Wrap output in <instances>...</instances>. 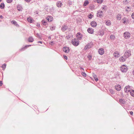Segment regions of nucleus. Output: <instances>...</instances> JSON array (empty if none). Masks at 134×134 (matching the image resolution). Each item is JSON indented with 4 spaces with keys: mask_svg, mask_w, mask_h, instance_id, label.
I'll use <instances>...</instances> for the list:
<instances>
[{
    "mask_svg": "<svg viewBox=\"0 0 134 134\" xmlns=\"http://www.w3.org/2000/svg\"><path fill=\"white\" fill-rule=\"evenodd\" d=\"M131 55V52L129 51H126L125 52L124 55L120 57L119 59L120 62H125L126 59L128 58Z\"/></svg>",
    "mask_w": 134,
    "mask_h": 134,
    "instance_id": "obj_1",
    "label": "nucleus"
},
{
    "mask_svg": "<svg viewBox=\"0 0 134 134\" xmlns=\"http://www.w3.org/2000/svg\"><path fill=\"white\" fill-rule=\"evenodd\" d=\"M71 42L74 46H77L79 45L80 42L78 39L75 38L72 40Z\"/></svg>",
    "mask_w": 134,
    "mask_h": 134,
    "instance_id": "obj_2",
    "label": "nucleus"
},
{
    "mask_svg": "<svg viewBox=\"0 0 134 134\" xmlns=\"http://www.w3.org/2000/svg\"><path fill=\"white\" fill-rule=\"evenodd\" d=\"M120 69L121 71L123 73L126 72L128 69L127 66L125 65H123L121 66Z\"/></svg>",
    "mask_w": 134,
    "mask_h": 134,
    "instance_id": "obj_3",
    "label": "nucleus"
},
{
    "mask_svg": "<svg viewBox=\"0 0 134 134\" xmlns=\"http://www.w3.org/2000/svg\"><path fill=\"white\" fill-rule=\"evenodd\" d=\"M124 36L125 38H129L130 37V34L129 32H125L124 34Z\"/></svg>",
    "mask_w": 134,
    "mask_h": 134,
    "instance_id": "obj_4",
    "label": "nucleus"
},
{
    "mask_svg": "<svg viewBox=\"0 0 134 134\" xmlns=\"http://www.w3.org/2000/svg\"><path fill=\"white\" fill-rule=\"evenodd\" d=\"M97 15L98 17L101 18L103 16V12L102 11L99 10L97 11Z\"/></svg>",
    "mask_w": 134,
    "mask_h": 134,
    "instance_id": "obj_5",
    "label": "nucleus"
},
{
    "mask_svg": "<svg viewBox=\"0 0 134 134\" xmlns=\"http://www.w3.org/2000/svg\"><path fill=\"white\" fill-rule=\"evenodd\" d=\"M63 51L65 53H68L70 51V49L69 48L66 47H64L63 48Z\"/></svg>",
    "mask_w": 134,
    "mask_h": 134,
    "instance_id": "obj_6",
    "label": "nucleus"
},
{
    "mask_svg": "<svg viewBox=\"0 0 134 134\" xmlns=\"http://www.w3.org/2000/svg\"><path fill=\"white\" fill-rule=\"evenodd\" d=\"M68 28V26L65 25H63L61 27V30L63 31L64 32L66 31Z\"/></svg>",
    "mask_w": 134,
    "mask_h": 134,
    "instance_id": "obj_7",
    "label": "nucleus"
},
{
    "mask_svg": "<svg viewBox=\"0 0 134 134\" xmlns=\"http://www.w3.org/2000/svg\"><path fill=\"white\" fill-rule=\"evenodd\" d=\"M76 37L79 40H81L82 37V35L80 33L78 32L77 34Z\"/></svg>",
    "mask_w": 134,
    "mask_h": 134,
    "instance_id": "obj_8",
    "label": "nucleus"
},
{
    "mask_svg": "<svg viewBox=\"0 0 134 134\" xmlns=\"http://www.w3.org/2000/svg\"><path fill=\"white\" fill-rule=\"evenodd\" d=\"M11 23L12 24L15 25L16 27H19V25L15 21L13 20L11 21Z\"/></svg>",
    "mask_w": 134,
    "mask_h": 134,
    "instance_id": "obj_9",
    "label": "nucleus"
},
{
    "mask_svg": "<svg viewBox=\"0 0 134 134\" xmlns=\"http://www.w3.org/2000/svg\"><path fill=\"white\" fill-rule=\"evenodd\" d=\"M98 52L100 54L102 55L104 53V50L103 49L101 48L99 49Z\"/></svg>",
    "mask_w": 134,
    "mask_h": 134,
    "instance_id": "obj_10",
    "label": "nucleus"
},
{
    "mask_svg": "<svg viewBox=\"0 0 134 134\" xmlns=\"http://www.w3.org/2000/svg\"><path fill=\"white\" fill-rule=\"evenodd\" d=\"M91 25L92 27H95L97 26V24L94 21H93L91 22Z\"/></svg>",
    "mask_w": 134,
    "mask_h": 134,
    "instance_id": "obj_11",
    "label": "nucleus"
},
{
    "mask_svg": "<svg viewBox=\"0 0 134 134\" xmlns=\"http://www.w3.org/2000/svg\"><path fill=\"white\" fill-rule=\"evenodd\" d=\"M119 102L122 105V104H125L126 103V102L124 99H119Z\"/></svg>",
    "mask_w": 134,
    "mask_h": 134,
    "instance_id": "obj_12",
    "label": "nucleus"
},
{
    "mask_svg": "<svg viewBox=\"0 0 134 134\" xmlns=\"http://www.w3.org/2000/svg\"><path fill=\"white\" fill-rule=\"evenodd\" d=\"M115 89L117 91H120L121 89V86L120 85H117L115 87Z\"/></svg>",
    "mask_w": 134,
    "mask_h": 134,
    "instance_id": "obj_13",
    "label": "nucleus"
},
{
    "mask_svg": "<svg viewBox=\"0 0 134 134\" xmlns=\"http://www.w3.org/2000/svg\"><path fill=\"white\" fill-rule=\"evenodd\" d=\"M57 7L59 8L61 7L62 5V3L60 1H58L56 4Z\"/></svg>",
    "mask_w": 134,
    "mask_h": 134,
    "instance_id": "obj_14",
    "label": "nucleus"
},
{
    "mask_svg": "<svg viewBox=\"0 0 134 134\" xmlns=\"http://www.w3.org/2000/svg\"><path fill=\"white\" fill-rule=\"evenodd\" d=\"M31 45H26L24 47H23L21 48L20 49V50L21 51H23L24 50H25V49H26L27 47H29L30 46H31Z\"/></svg>",
    "mask_w": 134,
    "mask_h": 134,
    "instance_id": "obj_15",
    "label": "nucleus"
},
{
    "mask_svg": "<svg viewBox=\"0 0 134 134\" xmlns=\"http://www.w3.org/2000/svg\"><path fill=\"white\" fill-rule=\"evenodd\" d=\"M87 31L90 34H92L93 33L94 31L92 28H89L87 29Z\"/></svg>",
    "mask_w": 134,
    "mask_h": 134,
    "instance_id": "obj_16",
    "label": "nucleus"
},
{
    "mask_svg": "<svg viewBox=\"0 0 134 134\" xmlns=\"http://www.w3.org/2000/svg\"><path fill=\"white\" fill-rule=\"evenodd\" d=\"M114 56L115 57H119V54L117 51L115 52L113 54Z\"/></svg>",
    "mask_w": 134,
    "mask_h": 134,
    "instance_id": "obj_17",
    "label": "nucleus"
},
{
    "mask_svg": "<svg viewBox=\"0 0 134 134\" xmlns=\"http://www.w3.org/2000/svg\"><path fill=\"white\" fill-rule=\"evenodd\" d=\"M46 19L49 22L52 21L53 20L52 17L51 16H48L47 17Z\"/></svg>",
    "mask_w": 134,
    "mask_h": 134,
    "instance_id": "obj_18",
    "label": "nucleus"
},
{
    "mask_svg": "<svg viewBox=\"0 0 134 134\" xmlns=\"http://www.w3.org/2000/svg\"><path fill=\"white\" fill-rule=\"evenodd\" d=\"M34 41V38L32 36L29 37L28 39V41L29 42H32Z\"/></svg>",
    "mask_w": 134,
    "mask_h": 134,
    "instance_id": "obj_19",
    "label": "nucleus"
},
{
    "mask_svg": "<svg viewBox=\"0 0 134 134\" xmlns=\"http://www.w3.org/2000/svg\"><path fill=\"white\" fill-rule=\"evenodd\" d=\"M17 10L20 11H21L22 10V8L21 5H18L17 6Z\"/></svg>",
    "mask_w": 134,
    "mask_h": 134,
    "instance_id": "obj_20",
    "label": "nucleus"
},
{
    "mask_svg": "<svg viewBox=\"0 0 134 134\" xmlns=\"http://www.w3.org/2000/svg\"><path fill=\"white\" fill-rule=\"evenodd\" d=\"M128 92H130V94L133 97H134V90H128Z\"/></svg>",
    "mask_w": 134,
    "mask_h": 134,
    "instance_id": "obj_21",
    "label": "nucleus"
},
{
    "mask_svg": "<svg viewBox=\"0 0 134 134\" xmlns=\"http://www.w3.org/2000/svg\"><path fill=\"white\" fill-rule=\"evenodd\" d=\"M41 22L42 23L43 25L46 26V27L48 25V23L46 22V21L44 20H42V21Z\"/></svg>",
    "mask_w": 134,
    "mask_h": 134,
    "instance_id": "obj_22",
    "label": "nucleus"
},
{
    "mask_svg": "<svg viewBox=\"0 0 134 134\" xmlns=\"http://www.w3.org/2000/svg\"><path fill=\"white\" fill-rule=\"evenodd\" d=\"M104 33L103 31H100L98 33V35L101 36H102L104 34Z\"/></svg>",
    "mask_w": 134,
    "mask_h": 134,
    "instance_id": "obj_23",
    "label": "nucleus"
},
{
    "mask_svg": "<svg viewBox=\"0 0 134 134\" xmlns=\"http://www.w3.org/2000/svg\"><path fill=\"white\" fill-rule=\"evenodd\" d=\"M121 18V15L120 14H118L116 16L117 19L118 20H120Z\"/></svg>",
    "mask_w": 134,
    "mask_h": 134,
    "instance_id": "obj_24",
    "label": "nucleus"
},
{
    "mask_svg": "<svg viewBox=\"0 0 134 134\" xmlns=\"http://www.w3.org/2000/svg\"><path fill=\"white\" fill-rule=\"evenodd\" d=\"M128 19L125 18H124L122 20L123 21V23L124 24L125 23H126L128 21Z\"/></svg>",
    "mask_w": 134,
    "mask_h": 134,
    "instance_id": "obj_25",
    "label": "nucleus"
},
{
    "mask_svg": "<svg viewBox=\"0 0 134 134\" xmlns=\"http://www.w3.org/2000/svg\"><path fill=\"white\" fill-rule=\"evenodd\" d=\"M93 44V43L92 42H91L87 44V45L88 47V48H89L92 47Z\"/></svg>",
    "mask_w": 134,
    "mask_h": 134,
    "instance_id": "obj_26",
    "label": "nucleus"
},
{
    "mask_svg": "<svg viewBox=\"0 0 134 134\" xmlns=\"http://www.w3.org/2000/svg\"><path fill=\"white\" fill-rule=\"evenodd\" d=\"M35 35V36L41 39V36L39 34H38V33H36L35 32L34 33Z\"/></svg>",
    "mask_w": 134,
    "mask_h": 134,
    "instance_id": "obj_27",
    "label": "nucleus"
},
{
    "mask_svg": "<svg viewBox=\"0 0 134 134\" xmlns=\"http://www.w3.org/2000/svg\"><path fill=\"white\" fill-rule=\"evenodd\" d=\"M93 76L94 79L96 81H97L98 80L97 76L95 74H94L93 75Z\"/></svg>",
    "mask_w": 134,
    "mask_h": 134,
    "instance_id": "obj_28",
    "label": "nucleus"
},
{
    "mask_svg": "<svg viewBox=\"0 0 134 134\" xmlns=\"http://www.w3.org/2000/svg\"><path fill=\"white\" fill-rule=\"evenodd\" d=\"M105 24L107 26H109L111 24V22L110 20H107L106 21Z\"/></svg>",
    "mask_w": 134,
    "mask_h": 134,
    "instance_id": "obj_29",
    "label": "nucleus"
},
{
    "mask_svg": "<svg viewBox=\"0 0 134 134\" xmlns=\"http://www.w3.org/2000/svg\"><path fill=\"white\" fill-rule=\"evenodd\" d=\"M32 19L30 17H28L27 18V21L30 23H32Z\"/></svg>",
    "mask_w": 134,
    "mask_h": 134,
    "instance_id": "obj_30",
    "label": "nucleus"
},
{
    "mask_svg": "<svg viewBox=\"0 0 134 134\" xmlns=\"http://www.w3.org/2000/svg\"><path fill=\"white\" fill-rule=\"evenodd\" d=\"M55 26L53 25H51L50 26V29L52 30H55Z\"/></svg>",
    "mask_w": 134,
    "mask_h": 134,
    "instance_id": "obj_31",
    "label": "nucleus"
},
{
    "mask_svg": "<svg viewBox=\"0 0 134 134\" xmlns=\"http://www.w3.org/2000/svg\"><path fill=\"white\" fill-rule=\"evenodd\" d=\"M88 3L89 2L88 1H85L83 4V5L84 6H86L88 4Z\"/></svg>",
    "mask_w": 134,
    "mask_h": 134,
    "instance_id": "obj_32",
    "label": "nucleus"
},
{
    "mask_svg": "<svg viewBox=\"0 0 134 134\" xmlns=\"http://www.w3.org/2000/svg\"><path fill=\"white\" fill-rule=\"evenodd\" d=\"M110 38L111 40H114L115 38V37L114 35H112L110 36Z\"/></svg>",
    "mask_w": 134,
    "mask_h": 134,
    "instance_id": "obj_33",
    "label": "nucleus"
},
{
    "mask_svg": "<svg viewBox=\"0 0 134 134\" xmlns=\"http://www.w3.org/2000/svg\"><path fill=\"white\" fill-rule=\"evenodd\" d=\"M93 16V15H92L91 14H90L89 15H88V18L90 19H92Z\"/></svg>",
    "mask_w": 134,
    "mask_h": 134,
    "instance_id": "obj_34",
    "label": "nucleus"
},
{
    "mask_svg": "<svg viewBox=\"0 0 134 134\" xmlns=\"http://www.w3.org/2000/svg\"><path fill=\"white\" fill-rule=\"evenodd\" d=\"M97 2L99 3H101L103 1V0H97Z\"/></svg>",
    "mask_w": 134,
    "mask_h": 134,
    "instance_id": "obj_35",
    "label": "nucleus"
},
{
    "mask_svg": "<svg viewBox=\"0 0 134 134\" xmlns=\"http://www.w3.org/2000/svg\"><path fill=\"white\" fill-rule=\"evenodd\" d=\"M4 4L3 3H1L0 5V7L1 8H3L4 7Z\"/></svg>",
    "mask_w": 134,
    "mask_h": 134,
    "instance_id": "obj_36",
    "label": "nucleus"
},
{
    "mask_svg": "<svg viewBox=\"0 0 134 134\" xmlns=\"http://www.w3.org/2000/svg\"><path fill=\"white\" fill-rule=\"evenodd\" d=\"M81 74L84 77H86V74L85 72H82Z\"/></svg>",
    "mask_w": 134,
    "mask_h": 134,
    "instance_id": "obj_37",
    "label": "nucleus"
},
{
    "mask_svg": "<svg viewBox=\"0 0 134 134\" xmlns=\"http://www.w3.org/2000/svg\"><path fill=\"white\" fill-rule=\"evenodd\" d=\"M6 67V65L5 64H4L2 66V68H3V69H4Z\"/></svg>",
    "mask_w": 134,
    "mask_h": 134,
    "instance_id": "obj_38",
    "label": "nucleus"
},
{
    "mask_svg": "<svg viewBox=\"0 0 134 134\" xmlns=\"http://www.w3.org/2000/svg\"><path fill=\"white\" fill-rule=\"evenodd\" d=\"M88 48H88V46L87 45V44L85 47L84 49L85 50H86Z\"/></svg>",
    "mask_w": 134,
    "mask_h": 134,
    "instance_id": "obj_39",
    "label": "nucleus"
},
{
    "mask_svg": "<svg viewBox=\"0 0 134 134\" xmlns=\"http://www.w3.org/2000/svg\"><path fill=\"white\" fill-rule=\"evenodd\" d=\"M128 89L125 87L124 89V91L125 92H128Z\"/></svg>",
    "mask_w": 134,
    "mask_h": 134,
    "instance_id": "obj_40",
    "label": "nucleus"
},
{
    "mask_svg": "<svg viewBox=\"0 0 134 134\" xmlns=\"http://www.w3.org/2000/svg\"><path fill=\"white\" fill-rule=\"evenodd\" d=\"M88 58L89 60H91L92 58V56H89L88 57Z\"/></svg>",
    "mask_w": 134,
    "mask_h": 134,
    "instance_id": "obj_41",
    "label": "nucleus"
},
{
    "mask_svg": "<svg viewBox=\"0 0 134 134\" xmlns=\"http://www.w3.org/2000/svg\"><path fill=\"white\" fill-rule=\"evenodd\" d=\"M80 69H81V71H84V68H82L81 66L80 67Z\"/></svg>",
    "mask_w": 134,
    "mask_h": 134,
    "instance_id": "obj_42",
    "label": "nucleus"
},
{
    "mask_svg": "<svg viewBox=\"0 0 134 134\" xmlns=\"http://www.w3.org/2000/svg\"><path fill=\"white\" fill-rule=\"evenodd\" d=\"M131 17L132 19H134V13H132L131 15Z\"/></svg>",
    "mask_w": 134,
    "mask_h": 134,
    "instance_id": "obj_43",
    "label": "nucleus"
},
{
    "mask_svg": "<svg viewBox=\"0 0 134 134\" xmlns=\"http://www.w3.org/2000/svg\"><path fill=\"white\" fill-rule=\"evenodd\" d=\"M110 93L111 94H113L114 93V92L113 91V90H110Z\"/></svg>",
    "mask_w": 134,
    "mask_h": 134,
    "instance_id": "obj_44",
    "label": "nucleus"
},
{
    "mask_svg": "<svg viewBox=\"0 0 134 134\" xmlns=\"http://www.w3.org/2000/svg\"><path fill=\"white\" fill-rule=\"evenodd\" d=\"M125 87L128 89H129L130 88V87L129 86H126Z\"/></svg>",
    "mask_w": 134,
    "mask_h": 134,
    "instance_id": "obj_45",
    "label": "nucleus"
},
{
    "mask_svg": "<svg viewBox=\"0 0 134 134\" xmlns=\"http://www.w3.org/2000/svg\"><path fill=\"white\" fill-rule=\"evenodd\" d=\"M31 0H25V1L26 2L28 3L30 2Z\"/></svg>",
    "mask_w": 134,
    "mask_h": 134,
    "instance_id": "obj_46",
    "label": "nucleus"
},
{
    "mask_svg": "<svg viewBox=\"0 0 134 134\" xmlns=\"http://www.w3.org/2000/svg\"><path fill=\"white\" fill-rule=\"evenodd\" d=\"M64 57L65 59L66 60H67L68 59V57L66 56L65 55H64Z\"/></svg>",
    "mask_w": 134,
    "mask_h": 134,
    "instance_id": "obj_47",
    "label": "nucleus"
},
{
    "mask_svg": "<svg viewBox=\"0 0 134 134\" xmlns=\"http://www.w3.org/2000/svg\"><path fill=\"white\" fill-rule=\"evenodd\" d=\"M2 82L1 81H0V86H1L2 85Z\"/></svg>",
    "mask_w": 134,
    "mask_h": 134,
    "instance_id": "obj_48",
    "label": "nucleus"
},
{
    "mask_svg": "<svg viewBox=\"0 0 134 134\" xmlns=\"http://www.w3.org/2000/svg\"><path fill=\"white\" fill-rule=\"evenodd\" d=\"M130 114L131 115H133V112L132 111H130Z\"/></svg>",
    "mask_w": 134,
    "mask_h": 134,
    "instance_id": "obj_49",
    "label": "nucleus"
},
{
    "mask_svg": "<svg viewBox=\"0 0 134 134\" xmlns=\"http://www.w3.org/2000/svg\"><path fill=\"white\" fill-rule=\"evenodd\" d=\"M37 26L38 27H40V25L39 24H37Z\"/></svg>",
    "mask_w": 134,
    "mask_h": 134,
    "instance_id": "obj_50",
    "label": "nucleus"
},
{
    "mask_svg": "<svg viewBox=\"0 0 134 134\" xmlns=\"http://www.w3.org/2000/svg\"><path fill=\"white\" fill-rule=\"evenodd\" d=\"M13 1V0H9V3H10Z\"/></svg>",
    "mask_w": 134,
    "mask_h": 134,
    "instance_id": "obj_51",
    "label": "nucleus"
},
{
    "mask_svg": "<svg viewBox=\"0 0 134 134\" xmlns=\"http://www.w3.org/2000/svg\"><path fill=\"white\" fill-rule=\"evenodd\" d=\"M37 43H42V42L41 41H38L37 42Z\"/></svg>",
    "mask_w": 134,
    "mask_h": 134,
    "instance_id": "obj_52",
    "label": "nucleus"
},
{
    "mask_svg": "<svg viewBox=\"0 0 134 134\" xmlns=\"http://www.w3.org/2000/svg\"><path fill=\"white\" fill-rule=\"evenodd\" d=\"M132 74L134 75V69L133 70V71H132Z\"/></svg>",
    "mask_w": 134,
    "mask_h": 134,
    "instance_id": "obj_53",
    "label": "nucleus"
},
{
    "mask_svg": "<svg viewBox=\"0 0 134 134\" xmlns=\"http://www.w3.org/2000/svg\"><path fill=\"white\" fill-rule=\"evenodd\" d=\"M0 18L1 19H2L3 18V17L2 15H1L0 16Z\"/></svg>",
    "mask_w": 134,
    "mask_h": 134,
    "instance_id": "obj_54",
    "label": "nucleus"
},
{
    "mask_svg": "<svg viewBox=\"0 0 134 134\" xmlns=\"http://www.w3.org/2000/svg\"><path fill=\"white\" fill-rule=\"evenodd\" d=\"M7 2H8V0H7Z\"/></svg>",
    "mask_w": 134,
    "mask_h": 134,
    "instance_id": "obj_55",
    "label": "nucleus"
},
{
    "mask_svg": "<svg viewBox=\"0 0 134 134\" xmlns=\"http://www.w3.org/2000/svg\"><path fill=\"white\" fill-rule=\"evenodd\" d=\"M53 41H52L51 42V43H53Z\"/></svg>",
    "mask_w": 134,
    "mask_h": 134,
    "instance_id": "obj_56",
    "label": "nucleus"
},
{
    "mask_svg": "<svg viewBox=\"0 0 134 134\" xmlns=\"http://www.w3.org/2000/svg\"><path fill=\"white\" fill-rule=\"evenodd\" d=\"M127 8H130V7H127Z\"/></svg>",
    "mask_w": 134,
    "mask_h": 134,
    "instance_id": "obj_57",
    "label": "nucleus"
},
{
    "mask_svg": "<svg viewBox=\"0 0 134 134\" xmlns=\"http://www.w3.org/2000/svg\"><path fill=\"white\" fill-rule=\"evenodd\" d=\"M104 9V7H103V9Z\"/></svg>",
    "mask_w": 134,
    "mask_h": 134,
    "instance_id": "obj_58",
    "label": "nucleus"
},
{
    "mask_svg": "<svg viewBox=\"0 0 134 134\" xmlns=\"http://www.w3.org/2000/svg\"><path fill=\"white\" fill-rule=\"evenodd\" d=\"M1 0H0V2L1 1Z\"/></svg>",
    "mask_w": 134,
    "mask_h": 134,
    "instance_id": "obj_59",
    "label": "nucleus"
},
{
    "mask_svg": "<svg viewBox=\"0 0 134 134\" xmlns=\"http://www.w3.org/2000/svg\"><path fill=\"white\" fill-rule=\"evenodd\" d=\"M71 4V3H70V4Z\"/></svg>",
    "mask_w": 134,
    "mask_h": 134,
    "instance_id": "obj_60",
    "label": "nucleus"
},
{
    "mask_svg": "<svg viewBox=\"0 0 134 134\" xmlns=\"http://www.w3.org/2000/svg\"><path fill=\"white\" fill-rule=\"evenodd\" d=\"M71 4V3H70V4Z\"/></svg>",
    "mask_w": 134,
    "mask_h": 134,
    "instance_id": "obj_61",
    "label": "nucleus"
},
{
    "mask_svg": "<svg viewBox=\"0 0 134 134\" xmlns=\"http://www.w3.org/2000/svg\"><path fill=\"white\" fill-rule=\"evenodd\" d=\"M49 38H51L50 37H49Z\"/></svg>",
    "mask_w": 134,
    "mask_h": 134,
    "instance_id": "obj_62",
    "label": "nucleus"
}]
</instances>
